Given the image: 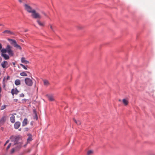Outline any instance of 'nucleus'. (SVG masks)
I'll use <instances>...</instances> for the list:
<instances>
[{
	"label": "nucleus",
	"instance_id": "obj_1",
	"mask_svg": "<svg viewBox=\"0 0 155 155\" xmlns=\"http://www.w3.org/2000/svg\"><path fill=\"white\" fill-rule=\"evenodd\" d=\"M10 139L11 141L14 143V148L12 149L11 153H13L15 150H17L21 147L23 141L21 138L19 137L12 136Z\"/></svg>",
	"mask_w": 155,
	"mask_h": 155
},
{
	"label": "nucleus",
	"instance_id": "obj_2",
	"mask_svg": "<svg viewBox=\"0 0 155 155\" xmlns=\"http://www.w3.org/2000/svg\"><path fill=\"white\" fill-rule=\"evenodd\" d=\"M25 10L29 13H31V16L34 19H41V16L40 14L36 12L29 5L25 4L24 5Z\"/></svg>",
	"mask_w": 155,
	"mask_h": 155
},
{
	"label": "nucleus",
	"instance_id": "obj_3",
	"mask_svg": "<svg viewBox=\"0 0 155 155\" xmlns=\"http://www.w3.org/2000/svg\"><path fill=\"white\" fill-rule=\"evenodd\" d=\"M12 47L9 45H7L6 48H3L2 49V51L3 53H6L7 52L9 56H12L14 55V52L12 50Z\"/></svg>",
	"mask_w": 155,
	"mask_h": 155
},
{
	"label": "nucleus",
	"instance_id": "obj_4",
	"mask_svg": "<svg viewBox=\"0 0 155 155\" xmlns=\"http://www.w3.org/2000/svg\"><path fill=\"white\" fill-rule=\"evenodd\" d=\"M25 82L26 85L28 86H31L33 85V81L30 78H27L25 79Z\"/></svg>",
	"mask_w": 155,
	"mask_h": 155
},
{
	"label": "nucleus",
	"instance_id": "obj_5",
	"mask_svg": "<svg viewBox=\"0 0 155 155\" xmlns=\"http://www.w3.org/2000/svg\"><path fill=\"white\" fill-rule=\"evenodd\" d=\"M1 65L3 68H7L9 67L8 63L6 61L2 62L1 64Z\"/></svg>",
	"mask_w": 155,
	"mask_h": 155
},
{
	"label": "nucleus",
	"instance_id": "obj_6",
	"mask_svg": "<svg viewBox=\"0 0 155 155\" xmlns=\"http://www.w3.org/2000/svg\"><path fill=\"white\" fill-rule=\"evenodd\" d=\"M1 52L2 53L1 55L4 58L5 60H8L9 59V57L8 55L6 54L5 53H3L2 51V50L1 51Z\"/></svg>",
	"mask_w": 155,
	"mask_h": 155
},
{
	"label": "nucleus",
	"instance_id": "obj_7",
	"mask_svg": "<svg viewBox=\"0 0 155 155\" xmlns=\"http://www.w3.org/2000/svg\"><path fill=\"white\" fill-rule=\"evenodd\" d=\"M19 91L16 88L12 89L11 90V93L13 96L14 94L17 95L19 93Z\"/></svg>",
	"mask_w": 155,
	"mask_h": 155
},
{
	"label": "nucleus",
	"instance_id": "obj_8",
	"mask_svg": "<svg viewBox=\"0 0 155 155\" xmlns=\"http://www.w3.org/2000/svg\"><path fill=\"white\" fill-rule=\"evenodd\" d=\"M3 33L7 34L9 35H13L14 33L13 32L9 30H5L3 31Z\"/></svg>",
	"mask_w": 155,
	"mask_h": 155
},
{
	"label": "nucleus",
	"instance_id": "obj_9",
	"mask_svg": "<svg viewBox=\"0 0 155 155\" xmlns=\"http://www.w3.org/2000/svg\"><path fill=\"white\" fill-rule=\"evenodd\" d=\"M21 123L19 121L15 122L14 124V127L15 129H18L20 126Z\"/></svg>",
	"mask_w": 155,
	"mask_h": 155
},
{
	"label": "nucleus",
	"instance_id": "obj_10",
	"mask_svg": "<svg viewBox=\"0 0 155 155\" xmlns=\"http://www.w3.org/2000/svg\"><path fill=\"white\" fill-rule=\"evenodd\" d=\"M8 40L10 42V43L13 45V46L17 43L16 41L14 40L8 38Z\"/></svg>",
	"mask_w": 155,
	"mask_h": 155
},
{
	"label": "nucleus",
	"instance_id": "obj_11",
	"mask_svg": "<svg viewBox=\"0 0 155 155\" xmlns=\"http://www.w3.org/2000/svg\"><path fill=\"white\" fill-rule=\"evenodd\" d=\"M21 61L22 63H25L26 64H28L29 63V62L26 60L25 58L24 57L21 58Z\"/></svg>",
	"mask_w": 155,
	"mask_h": 155
},
{
	"label": "nucleus",
	"instance_id": "obj_12",
	"mask_svg": "<svg viewBox=\"0 0 155 155\" xmlns=\"http://www.w3.org/2000/svg\"><path fill=\"white\" fill-rule=\"evenodd\" d=\"M44 85L46 86H48L50 85V83L49 81L47 80H43Z\"/></svg>",
	"mask_w": 155,
	"mask_h": 155
},
{
	"label": "nucleus",
	"instance_id": "obj_13",
	"mask_svg": "<svg viewBox=\"0 0 155 155\" xmlns=\"http://www.w3.org/2000/svg\"><path fill=\"white\" fill-rule=\"evenodd\" d=\"M46 96L49 101H53L54 100V98L53 95H47Z\"/></svg>",
	"mask_w": 155,
	"mask_h": 155
},
{
	"label": "nucleus",
	"instance_id": "obj_14",
	"mask_svg": "<svg viewBox=\"0 0 155 155\" xmlns=\"http://www.w3.org/2000/svg\"><path fill=\"white\" fill-rule=\"evenodd\" d=\"M122 101L125 106H127L128 104V100L127 99H123L122 100Z\"/></svg>",
	"mask_w": 155,
	"mask_h": 155
},
{
	"label": "nucleus",
	"instance_id": "obj_15",
	"mask_svg": "<svg viewBox=\"0 0 155 155\" xmlns=\"http://www.w3.org/2000/svg\"><path fill=\"white\" fill-rule=\"evenodd\" d=\"M38 20L37 21V22L38 23V24L41 27H43L45 25V23L44 22H41L39 20H38L39 19H37Z\"/></svg>",
	"mask_w": 155,
	"mask_h": 155
},
{
	"label": "nucleus",
	"instance_id": "obj_16",
	"mask_svg": "<svg viewBox=\"0 0 155 155\" xmlns=\"http://www.w3.org/2000/svg\"><path fill=\"white\" fill-rule=\"evenodd\" d=\"M94 153V152L93 150H89L87 151L86 155H93Z\"/></svg>",
	"mask_w": 155,
	"mask_h": 155
},
{
	"label": "nucleus",
	"instance_id": "obj_17",
	"mask_svg": "<svg viewBox=\"0 0 155 155\" xmlns=\"http://www.w3.org/2000/svg\"><path fill=\"white\" fill-rule=\"evenodd\" d=\"M28 124V120L26 118L24 119L22 123V126H25L27 125Z\"/></svg>",
	"mask_w": 155,
	"mask_h": 155
},
{
	"label": "nucleus",
	"instance_id": "obj_18",
	"mask_svg": "<svg viewBox=\"0 0 155 155\" xmlns=\"http://www.w3.org/2000/svg\"><path fill=\"white\" fill-rule=\"evenodd\" d=\"M14 47L16 48L17 49H19L20 51H21L22 50V48L20 46L18 45L17 43H16L15 45L14 46Z\"/></svg>",
	"mask_w": 155,
	"mask_h": 155
},
{
	"label": "nucleus",
	"instance_id": "obj_19",
	"mask_svg": "<svg viewBox=\"0 0 155 155\" xmlns=\"http://www.w3.org/2000/svg\"><path fill=\"white\" fill-rule=\"evenodd\" d=\"M10 120L11 122L12 123H14L15 121V116L13 115H12L10 118Z\"/></svg>",
	"mask_w": 155,
	"mask_h": 155
},
{
	"label": "nucleus",
	"instance_id": "obj_20",
	"mask_svg": "<svg viewBox=\"0 0 155 155\" xmlns=\"http://www.w3.org/2000/svg\"><path fill=\"white\" fill-rule=\"evenodd\" d=\"M33 112L34 114V116L33 117L34 119L36 120H37L38 119V117L36 112L35 110H33Z\"/></svg>",
	"mask_w": 155,
	"mask_h": 155
},
{
	"label": "nucleus",
	"instance_id": "obj_21",
	"mask_svg": "<svg viewBox=\"0 0 155 155\" xmlns=\"http://www.w3.org/2000/svg\"><path fill=\"white\" fill-rule=\"evenodd\" d=\"M26 72H27V73H29V72L28 71H26V72L23 71V72L21 73H20V75L21 76H27L28 75H27V74H26Z\"/></svg>",
	"mask_w": 155,
	"mask_h": 155
},
{
	"label": "nucleus",
	"instance_id": "obj_22",
	"mask_svg": "<svg viewBox=\"0 0 155 155\" xmlns=\"http://www.w3.org/2000/svg\"><path fill=\"white\" fill-rule=\"evenodd\" d=\"M15 85H19L21 84V81L19 80L16 79L15 80Z\"/></svg>",
	"mask_w": 155,
	"mask_h": 155
},
{
	"label": "nucleus",
	"instance_id": "obj_23",
	"mask_svg": "<svg viewBox=\"0 0 155 155\" xmlns=\"http://www.w3.org/2000/svg\"><path fill=\"white\" fill-rule=\"evenodd\" d=\"M6 120V118L5 116L3 117L1 119L0 122L1 123H4Z\"/></svg>",
	"mask_w": 155,
	"mask_h": 155
},
{
	"label": "nucleus",
	"instance_id": "obj_24",
	"mask_svg": "<svg viewBox=\"0 0 155 155\" xmlns=\"http://www.w3.org/2000/svg\"><path fill=\"white\" fill-rule=\"evenodd\" d=\"M77 28L78 30H82L84 28V27L81 25H78L76 27Z\"/></svg>",
	"mask_w": 155,
	"mask_h": 155
},
{
	"label": "nucleus",
	"instance_id": "obj_25",
	"mask_svg": "<svg viewBox=\"0 0 155 155\" xmlns=\"http://www.w3.org/2000/svg\"><path fill=\"white\" fill-rule=\"evenodd\" d=\"M74 121L78 125H80L81 124V122L79 120H77L74 118L73 119Z\"/></svg>",
	"mask_w": 155,
	"mask_h": 155
},
{
	"label": "nucleus",
	"instance_id": "obj_26",
	"mask_svg": "<svg viewBox=\"0 0 155 155\" xmlns=\"http://www.w3.org/2000/svg\"><path fill=\"white\" fill-rule=\"evenodd\" d=\"M20 65L25 69V70H27V66L26 67L23 64H20Z\"/></svg>",
	"mask_w": 155,
	"mask_h": 155
},
{
	"label": "nucleus",
	"instance_id": "obj_27",
	"mask_svg": "<svg viewBox=\"0 0 155 155\" xmlns=\"http://www.w3.org/2000/svg\"><path fill=\"white\" fill-rule=\"evenodd\" d=\"M6 105H2L1 107V110H4V109H5V108H6Z\"/></svg>",
	"mask_w": 155,
	"mask_h": 155
},
{
	"label": "nucleus",
	"instance_id": "obj_28",
	"mask_svg": "<svg viewBox=\"0 0 155 155\" xmlns=\"http://www.w3.org/2000/svg\"><path fill=\"white\" fill-rule=\"evenodd\" d=\"M49 26H50V28L51 29V30L52 31H54V27L51 25H50Z\"/></svg>",
	"mask_w": 155,
	"mask_h": 155
},
{
	"label": "nucleus",
	"instance_id": "obj_29",
	"mask_svg": "<svg viewBox=\"0 0 155 155\" xmlns=\"http://www.w3.org/2000/svg\"><path fill=\"white\" fill-rule=\"evenodd\" d=\"M27 100L25 99H23L21 100V103H24L26 102Z\"/></svg>",
	"mask_w": 155,
	"mask_h": 155
},
{
	"label": "nucleus",
	"instance_id": "obj_30",
	"mask_svg": "<svg viewBox=\"0 0 155 155\" xmlns=\"http://www.w3.org/2000/svg\"><path fill=\"white\" fill-rule=\"evenodd\" d=\"M11 143H10L8 144V146H7V147L6 148V150H7L10 148V147H11Z\"/></svg>",
	"mask_w": 155,
	"mask_h": 155
},
{
	"label": "nucleus",
	"instance_id": "obj_31",
	"mask_svg": "<svg viewBox=\"0 0 155 155\" xmlns=\"http://www.w3.org/2000/svg\"><path fill=\"white\" fill-rule=\"evenodd\" d=\"M27 140L28 141H30L32 140V138L31 137H29L27 139Z\"/></svg>",
	"mask_w": 155,
	"mask_h": 155
},
{
	"label": "nucleus",
	"instance_id": "obj_32",
	"mask_svg": "<svg viewBox=\"0 0 155 155\" xmlns=\"http://www.w3.org/2000/svg\"><path fill=\"white\" fill-rule=\"evenodd\" d=\"M20 97H23L24 96V95L22 93L20 94Z\"/></svg>",
	"mask_w": 155,
	"mask_h": 155
},
{
	"label": "nucleus",
	"instance_id": "obj_33",
	"mask_svg": "<svg viewBox=\"0 0 155 155\" xmlns=\"http://www.w3.org/2000/svg\"><path fill=\"white\" fill-rule=\"evenodd\" d=\"M18 101V100L17 99H14L13 100V102H16Z\"/></svg>",
	"mask_w": 155,
	"mask_h": 155
},
{
	"label": "nucleus",
	"instance_id": "obj_34",
	"mask_svg": "<svg viewBox=\"0 0 155 155\" xmlns=\"http://www.w3.org/2000/svg\"><path fill=\"white\" fill-rule=\"evenodd\" d=\"M2 45L0 43V51H1V50L2 49Z\"/></svg>",
	"mask_w": 155,
	"mask_h": 155
},
{
	"label": "nucleus",
	"instance_id": "obj_35",
	"mask_svg": "<svg viewBox=\"0 0 155 155\" xmlns=\"http://www.w3.org/2000/svg\"><path fill=\"white\" fill-rule=\"evenodd\" d=\"M42 14H43L45 16H47V15L44 12H42Z\"/></svg>",
	"mask_w": 155,
	"mask_h": 155
},
{
	"label": "nucleus",
	"instance_id": "obj_36",
	"mask_svg": "<svg viewBox=\"0 0 155 155\" xmlns=\"http://www.w3.org/2000/svg\"><path fill=\"white\" fill-rule=\"evenodd\" d=\"M10 79V77L9 76H7L6 78V79L8 80Z\"/></svg>",
	"mask_w": 155,
	"mask_h": 155
},
{
	"label": "nucleus",
	"instance_id": "obj_37",
	"mask_svg": "<svg viewBox=\"0 0 155 155\" xmlns=\"http://www.w3.org/2000/svg\"><path fill=\"white\" fill-rule=\"evenodd\" d=\"M9 140H7V141H6V143H8V142H9Z\"/></svg>",
	"mask_w": 155,
	"mask_h": 155
},
{
	"label": "nucleus",
	"instance_id": "obj_38",
	"mask_svg": "<svg viewBox=\"0 0 155 155\" xmlns=\"http://www.w3.org/2000/svg\"><path fill=\"white\" fill-rule=\"evenodd\" d=\"M0 26H4V25L2 24H0Z\"/></svg>",
	"mask_w": 155,
	"mask_h": 155
},
{
	"label": "nucleus",
	"instance_id": "obj_39",
	"mask_svg": "<svg viewBox=\"0 0 155 155\" xmlns=\"http://www.w3.org/2000/svg\"><path fill=\"white\" fill-rule=\"evenodd\" d=\"M3 86L4 88H5V84H4V83H3Z\"/></svg>",
	"mask_w": 155,
	"mask_h": 155
},
{
	"label": "nucleus",
	"instance_id": "obj_40",
	"mask_svg": "<svg viewBox=\"0 0 155 155\" xmlns=\"http://www.w3.org/2000/svg\"><path fill=\"white\" fill-rule=\"evenodd\" d=\"M19 1V2H20V3H21L22 2V0H18Z\"/></svg>",
	"mask_w": 155,
	"mask_h": 155
},
{
	"label": "nucleus",
	"instance_id": "obj_41",
	"mask_svg": "<svg viewBox=\"0 0 155 155\" xmlns=\"http://www.w3.org/2000/svg\"><path fill=\"white\" fill-rule=\"evenodd\" d=\"M28 31V29H26L25 30V32H27V31Z\"/></svg>",
	"mask_w": 155,
	"mask_h": 155
},
{
	"label": "nucleus",
	"instance_id": "obj_42",
	"mask_svg": "<svg viewBox=\"0 0 155 155\" xmlns=\"http://www.w3.org/2000/svg\"><path fill=\"white\" fill-rule=\"evenodd\" d=\"M1 88L0 87V93L1 92Z\"/></svg>",
	"mask_w": 155,
	"mask_h": 155
},
{
	"label": "nucleus",
	"instance_id": "obj_43",
	"mask_svg": "<svg viewBox=\"0 0 155 155\" xmlns=\"http://www.w3.org/2000/svg\"><path fill=\"white\" fill-rule=\"evenodd\" d=\"M12 64L14 65H15V63L14 62H13Z\"/></svg>",
	"mask_w": 155,
	"mask_h": 155
},
{
	"label": "nucleus",
	"instance_id": "obj_44",
	"mask_svg": "<svg viewBox=\"0 0 155 155\" xmlns=\"http://www.w3.org/2000/svg\"><path fill=\"white\" fill-rule=\"evenodd\" d=\"M7 144V143H5L4 144V146H5Z\"/></svg>",
	"mask_w": 155,
	"mask_h": 155
},
{
	"label": "nucleus",
	"instance_id": "obj_45",
	"mask_svg": "<svg viewBox=\"0 0 155 155\" xmlns=\"http://www.w3.org/2000/svg\"><path fill=\"white\" fill-rule=\"evenodd\" d=\"M119 101H120V102L121 101V99H119Z\"/></svg>",
	"mask_w": 155,
	"mask_h": 155
},
{
	"label": "nucleus",
	"instance_id": "obj_46",
	"mask_svg": "<svg viewBox=\"0 0 155 155\" xmlns=\"http://www.w3.org/2000/svg\"><path fill=\"white\" fill-rule=\"evenodd\" d=\"M1 57H0V61H1Z\"/></svg>",
	"mask_w": 155,
	"mask_h": 155
},
{
	"label": "nucleus",
	"instance_id": "obj_47",
	"mask_svg": "<svg viewBox=\"0 0 155 155\" xmlns=\"http://www.w3.org/2000/svg\"><path fill=\"white\" fill-rule=\"evenodd\" d=\"M21 41H22V42H24V41H23V40H21Z\"/></svg>",
	"mask_w": 155,
	"mask_h": 155
},
{
	"label": "nucleus",
	"instance_id": "obj_48",
	"mask_svg": "<svg viewBox=\"0 0 155 155\" xmlns=\"http://www.w3.org/2000/svg\"><path fill=\"white\" fill-rule=\"evenodd\" d=\"M19 130H21V129H19Z\"/></svg>",
	"mask_w": 155,
	"mask_h": 155
}]
</instances>
